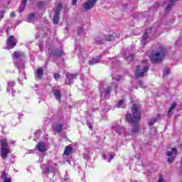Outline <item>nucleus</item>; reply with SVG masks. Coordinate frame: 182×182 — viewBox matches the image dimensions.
Here are the masks:
<instances>
[{"mask_svg": "<svg viewBox=\"0 0 182 182\" xmlns=\"http://www.w3.org/2000/svg\"><path fill=\"white\" fill-rule=\"evenodd\" d=\"M59 15H60L59 13H55V15L53 18V22L54 25H58V23H59V20L60 19V18L59 17Z\"/></svg>", "mask_w": 182, "mask_h": 182, "instance_id": "obj_24", "label": "nucleus"}, {"mask_svg": "<svg viewBox=\"0 0 182 182\" xmlns=\"http://www.w3.org/2000/svg\"><path fill=\"white\" fill-rule=\"evenodd\" d=\"M164 5H166V2L164 3Z\"/></svg>", "mask_w": 182, "mask_h": 182, "instance_id": "obj_57", "label": "nucleus"}, {"mask_svg": "<svg viewBox=\"0 0 182 182\" xmlns=\"http://www.w3.org/2000/svg\"><path fill=\"white\" fill-rule=\"evenodd\" d=\"M60 77V75H59V73H54V79H55V80H58Z\"/></svg>", "mask_w": 182, "mask_h": 182, "instance_id": "obj_41", "label": "nucleus"}, {"mask_svg": "<svg viewBox=\"0 0 182 182\" xmlns=\"http://www.w3.org/2000/svg\"><path fill=\"white\" fill-rule=\"evenodd\" d=\"M117 38H119V36H120V34H118L116 36Z\"/></svg>", "mask_w": 182, "mask_h": 182, "instance_id": "obj_54", "label": "nucleus"}, {"mask_svg": "<svg viewBox=\"0 0 182 182\" xmlns=\"http://www.w3.org/2000/svg\"><path fill=\"white\" fill-rule=\"evenodd\" d=\"M34 19H35V14L33 13H31V14H28L26 21H27V22L31 23V22H33Z\"/></svg>", "mask_w": 182, "mask_h": 182, "instance_id": "obj_28", "label": "nucleus"}, {"mask_svg": "<svg viewBox=\"0 0 182 182\" xmlns=\"http://www.w3.org/2000/svg\"><path fill=\"white\" fill-rule=\"evenodd\" d=\"M100 60L101 57L97 55L95 58H92V60L89 61L88 64L90 65H97V63H100Z\"/></svg>", "mask_w": 182, "mask_h": 182, "instance_id": "obj_17", "label": "nucleus"}, {"mask_svg": "<svg viewBox=\"0 0 182 182\" xmlns=\"http://www.w3.org/2000/svg\"><path fill=\"white\" fill-rule=\"evenodd\" d=\"M124 58L127 59V60L128 62H132L134 59V56L133 55H129L128 57H127L126 55H124Z\"/></svg>", "mask_w": 182, "mask_h": 182, "instance_id": "obj_34", "label": "nucleus"}, {"mask_svg": "<svg viewBox=\"0 0 182 182\" xmlns=\"http://www.w3.org/2000/svg\"><path fill=\"white\" fill-rule=\"evenodd\" d=\"M10 17H11V18H15V13H14V12H11V13L10 14Z\"/></svg>", "mask_w": 182, "mask_h": 182, "instance_id": "obj_45", "label": "nucleus"}, {"mask_svg": "<svg viewBox=\"0 0 182 182\" xmlns=\"http://www.w3.org/2000/svg\"><path fill=\"white\" fill-rule=\"evenodd\" d=\"M166 53H167V49L166 47L161 46L159 48V50H157L154 54H152L149 58L154 63L161 62L164 56H166Z\"/></svg>", "mask_w": 182, "mask_h": 182, "instance_id": "obj_4", "label": "nucleus"}, {"mask_svg": "<svg viewBox=\"0 0 182 182\" xmlns=\"http://www.w3.org/2000/svg\"><path fill=\"white\" fill-rule=\"evenodd\" d=\"M48 53L50 56H62L63 55V50L61 48L59 50L48 49Z\"/></svg>", "mask_w": 182, "mask_h": 182, "instance_id": "obj_10", "label": "nucleus"}, {"mask_svg": "<svg viewBox=\"0 0 182 182\" xmlns=\"http://www.w3.org/2000/svg\"><path fill=\"white\" fill-rule=\"evenodd\" d=\"M151 132H156V129H154V128H151Z\"/></svg>", "mask_w": 182, "mask_h": 182, "instance_id": "obj_52", "label": "nucleus"}, {"mask_svg": "<svg viewBox=\"0 0 182 182\" xmlns=\"http://www.w3.org/2000/svg\"><path fill=\"white\" fill-rule=\"evenodd\" d=\"M176 106H177V104H176V102H173V103L171 105V106L169 110L168 111V116H172V114H173V110H174V109H176Z\"/></svg>", "mask_w": 182, "mask_h": 182, "instance_id": "obj_27", "label": "nucleus"}, {"mask_svg": "<svg viewBox=\"0 0 182 182\" xmlns=\"http://www.w3.org/2000/svg\"><path fill=\"white\" fill-rule=\"evenodd\" d=\"M87 125L88 126L90 130H92V122H90V121H87Z\"/></svg>", "mask_w": 182, "mask_h": 182, "instance_id": "obj_42", "label": "nucleus"}, {"mask_svg": "<svg viewBox=\"0 0 182 182\" xmlns=\"http://www.w3.org/2000/svg\"><path fill=\"white\" fill-rule=\"evenodd\" d=\"M60 11H62V3H58L56 6L55 14H60Z\"/></svg>", "mask_w": 182, "mask_h": 182, "instance_id": "obj_29", "label": "nucleus"}, {"mask_svg": "<svg viewBox=\"0 0 182 182\" xmlns=\"http://www.w3.org/2000/svg\"><path fill=\"white\" fill-rule=\"evenodd\" d=\"M26 2H28V0H21V6L18 10L20 14L25 10V8L26 7Z\"/></svg>", "mask_w": 182, "mask_h": 182, "instance_id": "obj_23", "label": "nucleus"}, {"mask_svg": "<svg viewBox=\"0 0 182 182\" xmlns=\"http://www.w3.org/2000/svg\"><path fill=\"white\" fill-rule=\"evenodd\" d=\"M40 49H41V45L39 46Z\"/></svg>", "mask_w": 182, "mask_h": 182, "instance_id": "obj_56", "label": "nucleus"}, {"mask_svg": "<svg viewBox=\"0 0 182 182\" xmlns=\"http://www.w3.org/2000/svg\"><path fill=\"white\" fill-rule=\"evenodd\" d=\"M147 70H149V68L147 66H144L143 65H138L136 68L135 71V77H144V74L147 73Z\"/></svg>", "mask_w": 182, "mask_h": 182, "instance_id": "obj_6", "label": "nucleus"}, {"mask_svg": "<svg viewBox=\"0 0 182 182\" xmlns=\"http://www.w3.org/2000/svg\"><path fill=\"white\" fill-rule=\"evenodd\" d=\"M83 157H84V159H89V155H87L86 154H84Z\"/></svg>", "mask_w": 182, "mask_h": 182, "instance_id": "obj_48", "label": "nucleus"}, {"mask_svg": "<svg viewBox=\"0 0 182 182\" xmlns=\"http://www.w3.org/2000/svg\"><path fill=\"white\" fill-rule=\"evenodd\" d=\"M9 89L10 90H9V95H11V92L12 96H14V95H15V91L14 90L12 87H9Z\"/></svg>", "mask_w": 182, "mask_h": 182, "instance_id": "obj_39", "label": "nucleus"}, {"mask_svg": "<svg viewBox=\"0 0 182 182\" xmlns=\"http://www.w3.org/2000/svg\"><path fill=\"white\" fill-rule=\"evenodd\" d=\"M44 5V3L43 1H38L37 4L38 8H42V6Z\"/></svg>", "mask_w": 182, "mask_h": 182, "instance_id": "obj_40", "label": "nucleus"}, {"mask_svg": "<svg viewBox=\"0 0 182 182\" xmlns=\"http://www.w3.org/2000/svg\"><path fill=\"white\" fill-rule=\"evenodd\" d=\"M23 75V77H24V79H26V75L25 74V73H22Z\"/></svg>", "mask_w": 182, "mask_h": 182, "instance_id": "obj_51", "label": "nucleus"}, {"mask_svg": "<svg viewBox=\"0 0 182 182\" xmlns=\"http://www.w3.org/2000/svg\"><path fill=\"white\" fill-rule=\"evenodd\" d=\"M115 132L118 133V134H123V133H124V132H126V129H124V127L118 125L117 127H115Z\"/></svg>", "mask_w": 182, "mask_h": 182, "instance_id": "obj_21", "label": "nucleus"}, {"mask_svg": "<svg viewBox=\"0 0 182 182\" xmlns=\"http://www.w3.org/2000/svg\"><path fill=\"white\" fill-rule=\"evenodd\" d=\"M94 42L97 44L103 43V39L100 37H97L94 39Z\"/></svg>", "mask_w": 182, "mask_h": 182, "instance_id": "obj_30", "label": "nucleus"}, {"mask_svg": "<svg viewBox=\"0 0 182 182\" xmlns=\"http://www.w3.org/2000/svg\"><path fill=\"white\" fill-rule=\"evenodd\" d=\"M170 74V68H165L164 69V76H167V75Z\"/></svg>", "mask_w": 182, "mask_h": 182, "instance_id": "obj_33", "label": "nucleus"}, {"mask_svg": "<svg viewBox=\"0 0 182 182\" xmlns=\"http://www.w3.org/2000/svg\"><path fill=\"white\" fill-rule=\"evenodd\" d=\"M139 85L142 87V89H146V85H144V82L143 81H139Z\"/></svg>", "mask_w": 182, "mask_h": 182, "instance_id": "obj_36", "label": "nucleus"}, {"mask_svg": "<svg viewBox=\"0 0 182 182\" xmlns=\"http://www.w3.org/2000/svg\"><path fill=\"white\" fill-rule=\"evenodd\" d=\"M177 154H178V151L176 148H172L171 151H167L168 163H173L174 159L177 157Z\"/></svg>", "mask_w": 182, "mask_h": 182, "instance_id": "obj_7", "label": "nucleus"}, {"mask_svg": "<svg viewBox=\"0 0 182 182\" xmlns=\"http://www.w3.org/2000/svg\"><path fill=\"white\" fill-rule=\"evenodd\" d=\"M77 3V0H72L73 5H76Z\"/></svg>", "mask_w": 182, "mask_h": 182, "instance_id": "obj_46", "label": "nucleus"}, {"mask_svg": "<svg viewBox=\"0 0 182 182\" xmlns=\"http://www.w3.org/2000/svg\"><path fill=\"white\" fill-rule=\"evenodd\" d=\"M54 96L58 102H61L62 94L60 93V91L59 90H54Z\"/></svg>", "mask_w": 182, "mask_h": 182, "instance_id": "obj_19", "label": "nucleus"}, {"mask_svg": "<svg viewBox=\"0 0 182 182\" xmlns=\"http://www.w3.org/2000/svg\"><path fill=\"white\" fill-rule=\"evenodd\" d=\"M40 134H41V131H37V132L35 133V135H36V136H39Z\"/></svg>", "mask_w": 182, "mask_h": 182, "instance_id": "obj_47", "label": "nucleus"}, {"mask_svg": "<svg viewBox=\"0 0 182 182\" xmlns=\"http://www.w3.org/2000/svg\"><path fill=\"white\" fill-rule=\"evenodd\" d=\"M104 160L107 161L108 163H110L113 159H114V156L112 154H105L103 155Z\"/></svg>", "mask_w": 182, "mask_h": 182, "instance_id": "obj_20", "label": "nucleus"}, {"mask_svg": "<svg viewBox=\"0 0 182 182\" xmlns=\"http://www.w3.org/2000/svg\"><path fill=\"white\" fill-rule=\"evenodd\" d=\"M14 86H15V82L14 81H9L8 82V87H7V92H9V87H14Z\"/></svg>", "mask_w": 182, "mask_h": 182, "instance_id": "obj_31", "label": "nucleus"}, {"mask_svg": "<svg viewBox=\"0 0 182 182\" xmlns=\"http://www.w3.org/2000/svg\"><path fill=\"white\" fill-rule=\"evenodd\" d=\"M75 77H76V74L67 73L66 80H65L66 85H70L73 83V79H75Z\"/></svg>", "mask_w": 182, "mask_h": 182, "instance_id": "obj_14", "label": "nucleus"}, {"mask_svg": "<svg viewBox=\"0 0 182 182\" xmlns=\"http://www.w3.org/2000/svg\"><path fill=\"white\" fill-rule=\"evenodd\" d=\"M158 182H164V179H163V178H160Z\"/></svg>", "mask_w": 182, "mask_h": 182, "instance_id": "obj_49", "label": "nucleus"}, {"mask_svg": "<svg viewBox=\"0 0 182 182\" xmlns=\"http://www.w3.org/2000/svg\"><path fill=\"white\" fill-rule=\"evenodd\" d=\"M41 168L43 174L48 176L58 170V164L50 160L46 164L41 165Z\"/></svg>", "mask_w": 182, "mask_h": 182, "instance_id": "obj_3", "label": "nucleus"}, {"mask_svg": "<svg viewBox=\"0 0 182 182\" xmlns=\"http://www.w3.org/2000/svg\"><path fill=\"white\" fill-rule=\"evenodd\" d=\"M111 77H112V80L114 83L111 84V85H107L105 82L100 83V92L101 93L102 97H105L107 95H110V92H112V89H116V86L117 85V82L122 79V77L118 76V77H114V75H111Z\"/></svg>", "mask_w": 182, "mask_h": 182, "instance_id": "obj_2", "label": "nucleus"}, {"mask_svg": "<svg viewBox=\"0 0 182 182\" xmlns=\"http://www.w3.org/2000/svg\"><path fill=\"white\" fill-rule=\"evenodd\" d=\"M36 149L40 151V153H45L48 149H46V144L45 142H39L36 146Z\"/></svg>", "mask_w": 182, "mask_h": 182, "instance_id": "obj_12", "label": "nucleus"}, {"mask_svg": "<svg viewBox=\"0 0 182 182\" xmlns=\"http://www.w3.org/2000/svg\"><path fill=\"white\" fill-rule=\"evenodd\" d=\"M97 2V0H87L85 3L83 4V8L85 9V11H90V9H92V8L95 7Z\"/></svg>", "mask_w": 182, "mask_h": 182, "instance_id": "obj_8", "label": "nucleus"}, {"mask_svg": "<svg viewBox=\"0 0 182 182\" xmlns=\"http://www.w3.org/2000/svg\"><path fill=\"white\" fill-rule=\"evenodd\" d=\"M73 148H72V146H67L65 147V151H64V154L65 156H69L70 154V153L73 151Z\"/></svg>", "mask_w": 182, "mask_h": 182, "instance_id": "obj_26", "label": "nucleus"}, {"mask_svg": "<svg viewBox=\"0 0 182 182\" xmlns=\"http://www.w3.org/2000/svg\"><path fill=\"white\" fill-rule=\"evenodd\" d=\"M156 122H157V118H152L151 119H150L149 122V126H153V124H154V123H156Z\"/></svg>", "mask_w": 182, "mask_h": 182, "instance_id": "obj_35", "label": "nucleus"}, {"mask_svg": "<svg viewBox=\"0 0 182 182\" xmlns=\"http://www.w3.org/2000/svg\"><path fill=\"white\" fill-rule=\"evenodd\" d=\"M156 5H157V6H159V3H156Z\"/></svg>", "mask_w": 182, "mask_h": 182, "instance_id": "obj_55", "label": "nucleus"}, {"mask_svg": "<svg viewBox=\"0 0 182 182\" xmlns=\"http://www.w3.org/2000/svg\"><path fill=\"white\" fill-rule=\"evenodd\" d=\"M33 153H35V151L30 150V151H28V153H26V154H33Z\"/></svg>", "mask_w": 182, "mask_h": 182, "instance_id": "obj_44", "label": "nucleus"}, {"mask_svg": "<svg viewBox=\"0 0 182 182\" xmlns=\"http://www.w3.org/2000/svg\"><path fill=\"white\" fill-rule=\"evenodd\" d=\"M17 68L18 69H23V68H25V65L23 63L17 64Z\"/></svg>", "mask_w": 182, "mask_h": 182, "instance_id": "obj_38", "label": "nucleus"}, {"mask_svg": "<svg viewBox=\"0 0 182 182\" xmlns=\"http://www.w3.org/2000/svg\"><path fill=\"white\" fill-rule=\"evenodd\" d=\"M153 27H150L149 29H146L144 34L142 36V43L146 45L147 42H150V38L149 37V32H151Z\"/></svg>", "mask_w": 182, "mask_h": 182, "instance_id": "obj_9", "label": "nucleus"}, {"mask_svg": "<svg viewBox=\"0 0 182 182\" xmlns=\"http://www.w3.org/2000/svg\"><path fill=\"white\" fill-rule=\"evenodd\" d=\"M117 107H122L123 109H124V107H126V101L124 100H119L117 104Z\"/></svg>", "mask_w": 182, "mask_h": 182, "instance_id": "obj_25", "label": "nucleus"}, {"mask_svg": "<svg viewBox=\"0 0 182 182\" xmlns=\"http://www.w3.org/2000/svg\"><path fill=\"white\" fill-rule=\"evenodd\" d=\"M116 38V34L114 35H109L106 37L107 41H114Z\"/></svg>", "mask_w": 182, "mask_h": 182, "instance_id": "obj_32", "label": "nucleus"}, {"mask_svg": "<svg viewBox=\"0 0 182 182\" xmlns=\"http://www.w3.org/2000/svg\"><path fill=\"white\" fill-rule=\"evenodd\" d=\"M5 14V10H1L0 12V21L4 19V15Z\"/></svg>", "mask_w": 182, "mask_h": 182, "instance_id": "obj_37", "label": "nucleus"}, {"mask_svg": "<svg viewBox=\"0 0 182 182\" xmlns=\"http://www.w3.org/2000/svg\"><path fill=\"white\" fill-rule=\"evenodd\" d=\"M7 45L8 46H9V48H15V46H16V39L15 37H14L13 36H10L9 37V40L7 42Z\"/></svg>", "mask_w": 182, "mask_h": 182, "instance_id": "obj_11", "label": "nucleus"}, {"mask_svg": "<svg viewBox=\"0 0 182 182\" xmlns=\"http://www.w3.org/2000/svg\"><path fill=\"white\" fill-rule=\"evenodd\" d=\"M1 149L0 155L3 160H6L8 159V154H11V149L8 147V139L5 137L0 140Z\"/></svg>", "mask_w": 182, "mask_h": 182, "instance_id": "obj_5", "label": "nucleus"}, {"mask_svg": "<svg viewBox=\"0 0 182 182\" xmlns=\"http://www.w3.org/2000/svg\"><path fill=\"white\" fill-rule=\"evenodd\" d=\"M16 143V141L11 140L10 141V144H11L12 146H15Z\"/></svg>", "mask_w": 182, "mask_h": 182, "instance_id": "obj_43", "label": "nucleus"}, {"mask_svg": "<svg viewBox=\"0 0 182 182\" xmlns=\"http://www.w3.org/2000/svg\"><path fill=\"white\" fill-rule=\"evenodd\" d=\"M35 75L36 79H41L42 76H43V69L42 68H38Z\"/></svg>", "mask_w": 182, "mask_h": 182, "instance_id": "obj_18", "label": "nucleus"}, {"mask_svg": "<svg viewBox=\"0 0 182 182\" xmlns=\"http://www.w3.org/2000/svg\"><path fill=\"white\" fill-rule=\"evenodd\" d=\"M132 114L127 113L126 116V119L133 124L134 127L132 129V133H137L140 130V127L139 126V122H140L141 114H140V106L134 104L132 108Z\"/></svg>", "mask_w": 182, "mask_h": 182, "instance_id": "obj_1", "label": "nucleus"}, {"mask_svg": "<svg viewBox=\"0 0 182 182\" xmlns=\"http://www.w3.org/2000/svg\"><path fill=\"white\" fill-rule=\"evenodd\" d=\"M69 180H70L69 178H64V181H69Z\"/></svg>", "mask_w": 182, "mask_h": 182, "instance_id": "obj_53", "label": "nucleus"}, {"mask_svg": "<svg viewBox=\"0 0 182 182\" xmlns=\"http://www.w3.org/2000/svg\"><path fill=\"white\" fill-rule=\"evenodd\" d=\"M18 82H19L20 85H23V82H22V80H21V77L18 78Z\"/></svg>", "mask_w": 182, "mask_h": 182, "instance_id": "obj_50", "label": "nucleus"}, {"mask_svg": "<svg viewBox=\"0 0 182 182\" xmlns=\"http://www.w3.org/2000/svg\"><path fill=\"white\" fill-rule=\"evenodd\" d=\"M1 177L2 182H12V178L8 177V173H6V172L5 171H3L1 173Z\"/></svg>", "mask_w": 182, "mask_h": 182, "instance_id": "obj_16", "label": "nucleus"}, {"mask_svg": "<svg viewBox=\"0 0 182 182\" xmlns=\"http://www.w3.org/2000/svg\"><path fill=\"white\" fill-rule=\"evenodd\" d=\"M53 130L54 132H57L58 133H60L62 132V129H63V124H54L52 126Z\"/></svg>", "mask_w": 182, "mask_h": 182, "instance_id": "obj_15", "label": "nucleus"}, {"mask_svg": "<svg viewBox=\"0 0 182 182\" xmlns=\"http://www.w3.org/2000/svg\"><path fill=\"white\" fill-rule=\"evenodd\" d=\"M177 1L178 0H170L166 8L165 9L166 12H168V11L171 9V7L176 3Z\"/></svg>", "mask_w": 182, "mask_h": 182, "instance_id": "obj_22", "label": "nucleus"}, {"mask_svg": "<svg viewBox=\"0 0 182 182\" xmlns=\"http://www.w3.org/2000/svg\"><path fill=\"white\" fill-rule=\"evenodd\" d=\"M25 58V54L19 51H15L13 54V59L14 62H16L18 59H23Z\"/></svg>", "mask_w": 182, "mask_h": 182, "instance_id": "obj_13", "label": "nucleus"}]
</instances>
